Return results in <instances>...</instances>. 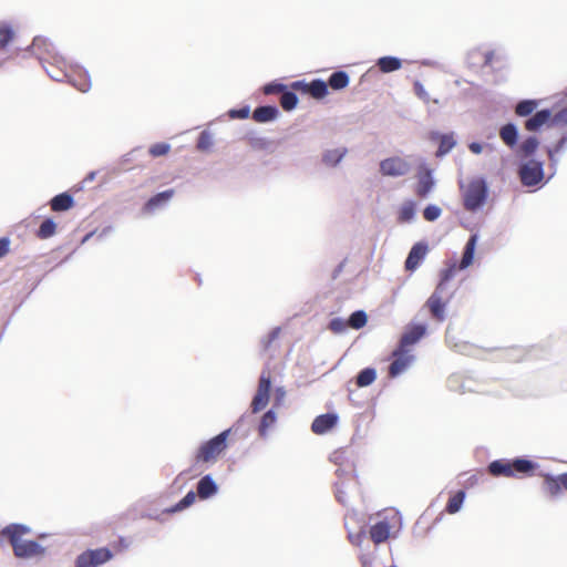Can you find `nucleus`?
Returning <instances> with one entry per match:
<instances>
[{
    "label": "nucleus",
    "mask_w": 567,
    "mask_h": 567,
    "mask_svg": "<svg viewBox=\"0 0 567 567\" xmlns=\"http://www.w3.org/2000/svg\"><path fill=\"white\" fill-rule=\"evenodd\" d=\"M553 116L549 110L538 111L525 122V128L529 132H535L549 121L553 122Z\"/></svg>",
    "instance_id": "obj_20"
},
{
    "label": "nucleus",
    "mask_w": 567,
    "mask_h": 567,
    "mask_svg": "<svg viewBox=\"0 0 567 567\" xmlns=\"http://www.w3.org/2000/svg\"><path fill=\"white\" fill-rule=\"evenodd\" d=\"M377 65L381 72L390 73L399 70L402 66V62L395 56H382L378 60Z\"/></svg>",
    "instance_id": "obj_30"
},
{
    "label": "nucleus",
    "mask_w": 567,
    "mask_h": 567,
    "mask_svg": "<svg viewBox=\"0 0 567 567\" xmlns=\"http://www.w3.org/2000/svg\"><path fill=\"white\" fill-rule=\"evenodd\" d=\"M230 430H225L215 437L204 442L195 454L196 463H214L227 447Z\"/></svg>",
    "instance_id": "obj_5"
},
{
    "label": "nucleus",
    "mask_w": 567,
    "mask_h": 567,
    "mask_svg": "<svg viewBox=\"0 0 567 567\" xmlns=\"http://www.w3.org/2000/svg\"><path fill=\"white\" fill-rule=\"evenodd\" d=\"M377 379V372L373 368H365L357 375L355 383L359 388L372 384Z\"/></svg>",
    "instance_id": "obj_32"
},
{
    "label": "nucleus",
    "mask_w": 567,
    "mask_h": 567,
    "mask_svg": "<svg viewBox=\"0 0 567 567\" xmlns=\"http://www.w3.org/2000/svg\"><path fill=\"white\" fill-rule=\"evenodd\" d=\"M128 544L126 543V540L124 538H121L118 540V548L117 550H121V549H124V548H127Z\"/></svg>",
    "instance_id": "obj_55"
},
{
    "label": "nucleus",
    "mask_w": 567,
    "mask_h": 567,
    "mask_svg": "<svg viewBox=\"0 0 567 567\" xmlns=\"http://www.w3.org/2000/svg\"><path fill=\"white\" fill-rule=\"evenodd\" d=\"M213 140L209 133L202 132L199 134L198 141H197V148L202 151H207L212 147Z\"/></svg>",
    "instance_id": "obj_45"
},
{
    "label": "nucleus",
    "mask_w": 567,
    "mask_h": 567,
    "mask_svg": "<svg viewBox=\"0 0 567 567\" xmlns=\"http://www.w3.org/2000/svg\"><path fill=\"white\" fill-rule=\"evenodd\" d=\"M414 92L415 94L421 99L423 100L424 102H429L430 101V96L427 94V92L425 91L424 86L419 82H414Z\"/></svg>",
    "instance_id": "obj_49"
},
{
    "label": "nucleus",
    "mask_w": 567,
    "mask_h": 567,
    "mask_svg": "<svg viewBox=\"0 0 567 567\" xmlns=\"http://www.w3.org/2000/svg\"><path fill=\"white\" fill-rule=\"evenodd\" d=\"M441 213H442V210H441V208L439 206L429 205L423 210V217L427 221H434V220H436L441 216Z\"/></svg>",
    "instance_id": "obj_44"
},
{
    "label": "nucleus",
    "mask_w": 567,
    "mask_h": 567,
    "mask_svg": "<svg viewBox=\"0 0 567 567\" xmlns=\"http://www.w3.org/2000/svg\"><path fill=\"white\" fill-rule=\"evenodd\" d=\"M349 81L350 79L347 72L337 71L329 76V80L326 83L333 90H342L348 86Z\"/></svg>",
    "instance_id": "obj_29"
},
{
    "label": "nucleus",
    "mask_w": 567,
    "mask_h": 567,
    "mask_svg": "<svg viewBox=\"0 0 567 567\" xmlns=\"http://www.w3.org/2000/svg\"><path fill=\"white\" fill-rule=\"evenodd\" d=\"M174 194V189H167L154 195L144 205V210L146 213H153L156 208L167 204Z\"/></svg>",
    "instance_id": "obj_21"
},
{
    "label": "nucleus",
    "mask_w": 567,
    "mask_h": 567,
    "mask_svg": "<svg viewBox=\"0 0 567 567\" xmlns=\"http://www.w3.org/2000/svg\"><path fill=\"white\" fill-rule=\"evenodd\" d=\"M346 153H347L346 148H343V150L337 148V150L327 151L326 154L323 155V162L327 165L334 166L343 158Z\"/></svg>",
    "instance_id": "obj_38"
},
{
    "label": "nucleus",
    "mask_w": 567,
    "mask_h": 567,
    "mask_svg": "<svg viewBox=\"0 0 567 567\" xmlns=\"http://www.w3.org/2000/svg\"><path fill=\"white\" fill-rule=\"evenodd\" d=\"M461 189L463 206L466 210L475 212L485 204L488 189L484 178H473L467 185L461 186Z\"/></svg>",
    "instance_id": "obj_3"
},
{
    "label": "nucleus",
    "mask_w": 567,
    "mask_h": 567,
    "mask_svg": "<svg viewBox=\"0 0 567 567\" xmlns=\"http://www.w3.org/2000/svg\"><path fill=\"white\" fill-rule=\"evenodd\" d=\"M337 498H338V501H339L340 503H342V504H346V503H347V501H346L343 497H341V493H340V492H338V493H337Z\"/></svg>",
    "instance_id": "obj_56"
},
{
    "label": "nucleus",
    "mask_w": 567,
    "mask_h": 567,
    "mask_svg": "<svg viewBox=\"0 0 567 567\" xmlns=\"http://www.w3.org/2000/svg\"><path fill=\"white\" fill-rule=\"evenodd\" d=\"M276 423V414L272 411L266 412L259 424L260 436H266L268 430Z\"/></svg>",
    "instance_id": "obj_39"
},
{
    "label": "nucleus",
    "mask_w": 567,
    "mask_h": 567,
    "mask_svg": "<svg viewBox=\"0 0 567 567\" xmlns=\"http://www.w3.org/2000/svg\"><path fill=\"white\" fill-rule=\"evenodd\" d=\"M395 518V515L391 518L384 516L370 526L369 537L374 545L383 544L390 538Z\"/></svg>",
    "instance_id": "obj_9"
},
{
    "label": "nucleus",
    "mask_w": 567,
    "mask_h": 567,
    "mask_svg": "<svg viewBox=\"0 0 567 567\" xmlns=\"http://www.w3.org/2000/svg\"><path fill=\"white\" fill-rule=\"evenodd\" d=\"M348 539L352 545L360 547L365 539V532L360 530L357 534L349 533Z\"/></svg>",
    "instance_id": "obj_48"
},
{
    "label": "nucleus",
    "mask_w": 567,
    "mask_h": 567,
    "mask_svg": "<svg viewBox=\"0 0 567 567\" xmlns=\"http://www.w3.org/2000/svg\"><path fill=\"white\" fill-rule=\"evenodd\" d=\"M196 499V494L190 491L188 492L175 506L167 509L168 513H175L178 511H183L184 508L190 506Z\"/></svg>",
    "instance_id": "obj_40"
},
{
    "label": "nucleus",
    "mask_w": 567,
    "mask_h": 567,
    "mask_svg": "<svg viewBox=\"0 0 567 567\" xmlns=\"http://www.w3.org/2000/svg\"><path fill=\"white\" fill-rule=\"evenodd\" d=\"M476 243H477V235L474 234V235H472L470 237V239L467 240V243L465 245L461 262H460V265L457 267L460 270L465 269L470 265H472L473 258H474V251H475Z\"/></svg>",
    "instance_id": "obj_26"
},
{
    "label": "nucleus",
    "mask_w": 567,
    "mask_h": 567,
    "mask_svg": "<svg viewBox=\"0 0 567 567\" xmlns=\"http://www.w3.org/2000/svg\"><path fill=\"white\" fill-rule=\"evenodd\" d=\"M17 29L11 22H0V50H4L16 38Z\"/></svg>",
    "instance_id": "obj_24"
},
{
    "label": "nucleus",
    "mask_w": 567,
    "mask_h": 567,
    "mask_svg": "<svg viewBox=\"0 0 567 567\" xmlns=\"http://www.w3.org/2000/svg\"><path fill=\"white\" fill-rule=\"evenodd\" d=\"M367 313L362 310H358L350 316L348 320V326L358 330L363 328L367 324Z\"/></svg>",
    "instance_id": "obj_36"
},
{
    "label": "nucleus",
    "mask_w": 567,
    "mask_h": 567,
    "mask_svg": "<svg viewBox=\"0 0 567 567\" xmlns=\"http://www.w3.org/2000/svg\"><path fill=\"white\" fill-rule=\"evenodd\" d=\"M10 241L8 238H0V258L4 257L9 252Z\"/></svg>",
    "instance_id": "obj_52"
},
{
    "label": "nucleus",
    "mask_w": 567,
    "mask_h": 567,
    "mask_svg": "<svg viewBox=\"0 0 567 567\" xmlns=\"http://www.w3.org/2000/svg\"><path fill=\"white\" fill-rule=\"evenodd\" d=\"M553 123L567 124V106L554 114Z\"/></svg>",
    "instance_id": "obj_50"
},
{
    "label": "nucleus",
    "mask_w": 567,
    "mask_h": 567,
    "mask_svg": "<svg viewBox=\"0 0 567 567\" xmlns=\"http://www.w3.org/2000/svg\"><path fill=\"white\" fill-rule=\"evenodd\" d=\"M499 136H501L502 141L507 146H509V147L515 146L516 143H517V137H518V133H517L516 126L514 124H512V123L505 124L499 130Z\"/></svg>",
    "instance_id": "obj_28"
},
{
    "label": "nucleus",
    "mask_w": 567,
    "mask_h": 567,
    "mask_svg": "<svg viewBox=\"0 0 567 567\" xmlns=\"http://www.w3.org/2000/svg\"><path fill=\"white\" fill-rule=\"evenodd\" d=\"M455 271V266L446 269L443 272L442 280L435 288L434 292L426 300L425 306L427 307L432 318H434L436 321L442 322L445 320V307L449 303V298L443 295L444 286L445 282L454 276Z\"/></svg>",
    "instance_id": "obj_4"
},
{
    "label": "nucleus",
    "mask_w": 567,
    "mask_h": 567,
    "mask_svg": "<svg viewBox=\"0 0 567 567\" xmlns=\"http://www.w3.org/2000/svg\"><path fill=\"white\" fill-rule=\"evenodd\" d=\"M278 114L279 111L276 106H259L252 112V120L257 123H267L274 121Z\"/></svg>",
    "instance_id": "obj_23"
},
{
    "label": "nucleus",
    "mask_w": 567,
    "mask_h": 567,
    "mask_svg": "<svg viewBox=\"0 0 567 567\" xmlns=\"http://www.w3.org/2000/svg\"><path fill=\"white\" fill-rule=\"evenodd\" d=\"M426 328L423 324H413L408 327L402 334L398 347L402 349H411L425 334Z\"/></svg>",
    "instance_id": "obj_16"
},
{
    "label": "nucleus",
    "mask_w": 567,
    "mask_h": 567,
    "mask_svg": "<svg viewBox=\"0 0 567 567\" xmlns=\"http://www.w3.org/2000/svg\"><path fill=\"white\" fill-rule=\"evenodd\" d=\"M338 422V416L333 413L318 415L312 424L311 431L317 435H322L332 430Z\"/></svg>",
    "instance_id": "obj_18"
},
{
    "label": "nucleus",
    "mask_w": 567,
    "mask_h": 567,
    "mask_svg": "<svg viewBox=\"0 0 567 567\" xmlns=\"http://www.w3.org/2000/svg\"><path fill=\"white\" fill-rule=\"evenodd\" d=\"M248 115H249L248 107H244V109H240V110H233L230 112V116L231 117L246 118V117H248Z\"/></svg>",
    "instance_id": "obj_53"
},
{
    "label": "nucleus",
    "mask_w": 567,
    "mask_h": 567,
    "mask_svg": "<svg viewBox=\"0 0 567 567\" xmlns=\"http://www.w3.org/2000/svg\"><path fill=\"white\" fill-rule=\"evenodd\" d=\"M29 532L27 526L20 524L8 525L1 530V535L8 538L18 558H31L44 554V548L39 543L22 539Z\"/></svg>",
    "instance_id": "obj_1"
},
{
    "label": "nucleus",
    "mask_w": 567,
    "mask_h": 567,
    "mask_svg": "<svg viewBox=\"0 0 567 567\" xmlns=\"http://www.w3.org/2000/svg\"><path fill=\"white\" fill-rule=\"evenodd\" d=\"M468 148H470V151H471L472 153H474V154H480V153H482V151H483L482 145H481V144H478V143H471V144L468 145Z\"/></svg>",
    "instance_id": "obj_54"
},
{
    "label": "nucleus",
    "mask_w": 567,
    "mask_h": 567,
    "mask_svg": "<svg viewBox=\"0 0 567 567\" xmlns=\"http://www.w3.org/2000/svg\"><path fill=\"white\" fill-rule=\"evenodd\" d=\"M411 165L402 157L393 156L380 162V173L383 176L399 177L408 174Z\"/></svg>",
    "instance_id": "obj_11"
},
{
    "label": "nucleus",
    "mask_w": 567,
    "mask_h": 567,
    "mask_svg": "<svg viewBox=\"0 0 567 567\" xmlns=\"http://www.w3.org/2000/svg\"><path fill=\"white\" fill-rule=\"evenodd\" d=\"M298 97L293 92L284 91L280 96V105L285 111H291L296 107Z\"/></svg>",
    "instance_id": "obj_37"
},
{
    "label": "nucleus",
    "mask_w": 567,
    "mask_h": 567,
    "mask_svg": "<svg viewBox=\"0 0 567 567\" xmlns=\"http://www.w3.org/2000/svg\"><path fill=\"white\" fill-rule=\"evenodd\" d=\"M112 557V551L106 547L87 549L78 556L75 567H99L111 560Z\"/></svg>",
    "instance_id": "obj_8"
},
{
    "label": "nucleus",
    "mask_w": 567,
    "mask_h": 567,
    "mask_svg": "<svg viewBox=\"0 0 567 567\" xmlns=\"http://www.w3.org/2000/svg\"><path fill=\"white\" fill-rule=\"evenodd\" d=\"M543 489L551 498L560 496L561 491L567 492V472L557 476L550 474H542Z\"/></svg>",
    "instance_id": "obj_13"
},
{
    "label": "nucleus",
    "mask_w": 567,
    "mask_h": 567,
    "mask_svg": "<svg viewBox=\"0 0 567 567\" xmlns=\"http://www.w3.org/2000/svg\"><path fill=\"white\" fill-rule=\"evenodd\" d=\"M538 465L526 458L496 460L489 463L488 473L494 477L532 476Z\"/></svg>",
    "instance_id": "obj_2"
},
{
    "label": "nucleus",
    "mask_w": 567,
    "mask_h": 567,
    "mask_svg": "<svg viewBox=\"0 0 567 567\" xmlns=\"http://www.w3.org/2000/svg\"><path fill=\"white\" fill-rule=\"evenodd\" d=\"M286 90V85L281 84V83H269L267 85H265L264 87V92L265 94H277V93H281Z\"/></svg>",
    "instance_id": "obj_47"
},
{
    "label": "nucleus",
    "mask_w": 567,
    "mask_h": 567,
    "mask_svg": "<svg viewBox=\"0 0 567 567\" xmlns=\"http://www.w3.org/2000/svg\"><path fill=\"white\" fill-rule=\"evenodd\" d=\"M55 231H56V224L53 221V219L47 218L41 223V225L37 231V236L40 239H47V238L52 237L55 234Z\"/></svg>",
    "instance_id": "obj_33"
},
{
    "label": "nucleus",
    "mask_w": 567,
    "mask_h": 567,
    "mask_svg": "<svg viewBox=\"0 0 567 567\" xmlns=\"http://www.w3.org/2000/svg\"><path fill=\"white\" fill-rule=\"evenodd\" d=\"M446 342L451 349L462 354H468L473 346L466 341H456L455 337L450 332L446 333Z\"/></svg>",
    "instance_id": "obj_31"
},
{
    "label": "nucleus",
    "mask_w": 567,
    "mask_h": 567,
    "mask_svg": "<svg viewBox=\"0 0 567 567\" xmlns=\"http://www.w3.org/2000/svg\"><path fill=\"white\" fill-rule=\"evenodd\" d=\"M39 47H40V41L35 40V41L33 42L32 48L35 50V49H38Z\"/></svg>",
    "instance_id": "obj_57"
},
{
    "label": "nucleus",
    "mask_w": 567,
    "mask_h": 567,
    "mask_svg": "<svg viewBox=\"0 0 567 567\" xmlns=\"http://www.w3.org/2000/svg\"><path fill=\"white\" fill-rule=\"evenodd\" d=\"M414 361L411 349H402L396 347L391 354V363L389 365V378H396L405 372Z\"/></svg>",
    "instance_id": "obj_7"
},
{
    "label": "nucleus",
    "mask_w": 567,
    "mask_h": 567,
    "mask_svg": "<svg viewBox=\"0 0 567 567\" xmlns=\"http://www.w3.org/2000/svg\"><path fill=\"white\" fill-rule=\"evenodd\" d=\"M567 143V136H563L554 148L548 151V156L551 159L555 153H559Z\"/></svg>",
    "instance_id": "obj_51"
},
{
    "label": "nucleus",
    "mask_w": 567,
    "mask_h": 567,
    "mask_svg": "<svg viewBox=\"0 0 567 567\" xmlns=\"http://www.w3.org/2000/svg\"><path fill=\"white\" fill-rule=\"evenodd\" d=\"M415 214V206L414 203L408 202L402 205L400 213H399V220L401 223H406L413 219Z\"/></svg>",
    "instance_id": "obj_41"
},
{
    "label": "nucleus",
    "mask_w": 567,
    "mask_h": 567,
    "mask_svg": "<svg viewBox=\"0 0 567 567\" xmlns=\"http://www.w3.org/2000/svg\"><path fill=\"white\" fill-rule=\"evenodd\" d=\"M465 498V492L458 491L454 495H452L446 504L445 511L449 514H455L460 511Z\"/></svg>",
    "instance_id": "obj_34"
},
{
    "label": "nucleus",
    "mask_w": 567,
    "mask_h": 567,
    "mask_svg": "<svg viewBox=\"0 0 567 567\" xmlns=\"http://www.w3.org/2000/svg\"><path fill=\"white\" fill-rule=\"evenodd\" d=\"M416 178L417 183L414 189L415 195L420 198H426L435 184L432 176V171L425 165H422L419 167Z\"/></svg>",
    "instance_id": "obj_15"
},
{
    "label": "nucleus",
    "mask_w": 567,
    "mask_h": 567,
    "mask_svg": "<svg viewBox=\"0 0 567 567\" xmlns=\"http://www.w3.org/2000/svg\"><path fill=\"white\" fill-rule=\"evenodd\" d=\"M217 492V485L209 475L204 476L197 483V495L205 499L213 496Z\"/></svg>",
    "instance_id": "obj_27"
},
{
    "label": "nucleus",
    "mask_w": 567,
    "mask_h": 567,
    "mask_svg": "<svg viewBox=\"0 0 567 567\" xmlns=\"http://www.w3.org/2000/svg\"><path fill=\"white\" fill-rule=\"evenodd\" d=\"M431 140L439 141V148L436 151L437 157L446 155L455 146L453 134L432 133Z\"/></svg>",
    "instance_id": "obj_22"
},
{
    "label": "nucleus",
    "mask_w": 567,
    "mask_h": 567,
    "mask_svg": "<svg viewBox=\"0 0 567 567\" xmlns=\"http://www.w3.org/2000/svg\"><path fill=\"white\" fill-rule=\"evenodd\" d=\"M538 102L536 100H524L517 103L515 113L518 116H528L536 110Z\"/></svg>",
    "instance_id": "obj_35"
},
{
    "label": "nucleus",
    "mask_w": 567,
    "mask_h": 567,
    "mask_svg": "<svg viewBox=\"0 0 567 567\" xmlns=\"http://www.w3.org/2000/svg\"><path fill=\"white\" fill-rule=\"evenodd\" d=\"M291 87L305 94H309L315 99H323L328 94V84L322 80H313L311 82L296 81Z\"/></svg>",
    "instance_id": "obj_14"
},
{
    "label": "nucleus",
    "mask_w": 567,
    "mask_h": 567,
    "mask_svg": "<svg viewBox=\"0 0 567 567\" xmlns=\"http://www.w3.org/2000/svg\"><path fill=\"white\" fill-rule=\"evenodd\" d=\"M427 251V245L424 243H416L413 245L405 260V269L408 271H414L424 260Z\"/></svg>",
    "instance_id": "obj_17"
},
{
    "label": "nucleus",
    "mask_w": 567,
    "mask_h": 567,
    "mask_svg": "<svg viewBox=\"0 0 567 567\" xmlns=\"http://www.w3.org/2000/svg\"><path fill=\"white\" fill-rule=\"evenodd\" d=\"M73 205V197L68 193L59 194L54 196L50 202V207L53 212H65L72 208Z\"/></svg>",
    "instance_id": "obj_25"
},
{
    "label": "nucleus",
    "mask_w": 567,
    "mask_h": 567,
    "mask_svg": "<svg viewBox=\"0 0 567 567\" xmlns=\"http://www.w3.org/2000/svg\"><path fill=\"white\" fill-rule=\"evenodd\" d=\"M538 147V140L534 136L526 138L520 145V152L525 156H530Z\"/></svg>",
    "instance_id": "obj_42"
},
{
    "label": "nucleus",
    "mask_w": 567,
    "mask_h": 567,
    "mask_svg": "<svg viewBox=\"0 0 567 567\" xmlns=\"http://www.w3.org/2000/svg\"><path fill=\"white\" fill-rule=\"evenodd\" d=\"M348 327V321H344L341 318H334L329 323V329L334 333H341L346 331Z\"/></svg>",
    "instance_id": "obj_46"
},
{
    "label": "nucleus",
    "mask_w": 567,
    "mask_h": 567,
    "mask_svg": "<svg viewBox=\"0 0 567 567\" xmlns=\"http://www.w3.org/2000/svg\"><path fill=\"white\" fill-rule=\"evenodd\" d=\"M271 389L270 374L262 372L259 378L257 392L251 402V410L257 413L266 408L269 402V394Z\"/></svg>",
    "instance_id": "obj_12"
},
{
    "label": "nucleus",
    "mask_w": 567,
    "mask_h": 567,
    "mask_svg": "<svg viewBox=\"0 0 567 567\" xmlns=\"http://www.w3.org/2000/svg\"><path fill=\"white\" fill-rule=\"evenodd\" d=\"M518 174L524 186H536L544 178L543 164L532 159L520 166Z\"/></svg>",
    "instance_id": "obj_10"
},
{
    "label": "nucleus",
    "mask_w": 567,
    "mask_h": 567,
    "mask_svg": "<svg viewBox=\"0 0 567 567\" xmlns=\"http://www.w3.org/2000/svg\"><path fill=\"white\" fill-rule=\"evenodd\" d=\"M47 74L54 81H66L68 76H72L71 70L73 66L69 65L64 58L56 53L48 52L47 56L39 58Z\"/></svg>",
    "instance_id": "obj_6"
},
{
    "label": "nucleus",
    "mask_w": 567,
    "mask_h": 567,
    "mask_svg": "<svg viewBox=\"0 0 567 567\" xmlns=\"http://www.w3.org/2000/svg\"><path fill=\"white\" fill-rule=\"evenodd\" d=\"M72 76H68L66 81L81 92H86L91 87V80L87 73L81 69L72 68Z\"/></svg>",
    "instance_id": "obj_19"
},
{
    "label": "nucleus",
    "mask_w": 567,
    "mask_h": 567,
    "mask_svg": "<svg viewBox=\"0 0 567 567\" xmlns=\"http://www.w3.org/2000/svg\"><path fill=\"white\" fill-rule=\"evenodd\" d=\"M169 150H171L169 144L156 143L150 147V154L153 157H159V156H164V155L168 154Z\"/></svg>",
    "instance_id": "obj_43"
}]
</instances>
